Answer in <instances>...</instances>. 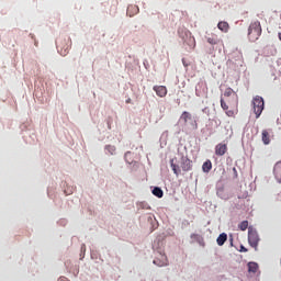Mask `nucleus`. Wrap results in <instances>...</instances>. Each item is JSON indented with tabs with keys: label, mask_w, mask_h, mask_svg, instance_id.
<instances>
[{
	"label": "nucleus",
	"mask_w": 281,
	"mask_h": 281,
	"mask_svg": "<svg viewBox=\"0 0 281 281\" xmlns=\"http://www.w3.org/2000/svg\"><path fill=\"white\" fill-rule=\"evenodd\" d=\"M262 34L260 21L251 22L248 29V38L250 43H256Z\"/></svg>",
	"instance_id": "f257e3e1"
},
{
	"label": "nucleus",
	"mask_w": 281,
	"mask_h": 281,
	"mask_svg": "<svg viewBox=\"0 0 281 281\" xmlns=\"http://www.w3.org/2000/svg\"><path fill=\"white\" fill-rule=\"evenodd\" d=\"M57 49L61 56H67L69 54V47H71V38L59 37L56 41Z\"/></svg>",
	"instance_id": "f03ea898"
},
{
	"label": "nucleus",
	"mask_w": 281,
	"mask_h": 281,
	"mask_svg": "<svg viewBox=\"0 0 281 281\" xmlns=\"http://www.w3.org/2000/svg\"><path fill=\"white\" fill-rule=\"evenodd\" d=\"M252 106H254V113L256 115V119L260 117L262 115V111H265V99L262 97H255L252 100Z\"/></svg>",
	"instance_id": "7ed1b4c3"
},
{
	"label": "nucleus",
	"mask_w": 281,
	"mask_h": 281,
	"mask_svg": "<svg viewBox=\"0 0 281 281\" xmlns=\"http://www.w3.org/2000/svg\"><path fill=\"white\" fill-rule=\"evenodd\" d=\"M179 35L184 41V43H187V45L191 47V49H194L196 47V41L194 40V36H192V33L190 31L184 30L182 31V33L181 31H179Z\"/></svg>",
	"instance_id": "20e7f679"
},
{
	"label": "nucleus",
	"mask_w": 281,
	"mask_h": 281,
	"mask_svg": "<svg viewBox=\"0 0 281 281\" xmlns=\"http://www.w3.org/2000/svg\"><path fill=\"white\" fill-rule=\"evenodd\" d=\"M248 243L256 251H258V243H260V236L258 232L254 229L248 231Z\"/></svg>",
	"instance_id": "39448f33"
},
{
	"label": "nucleus",
	"mask_w": 281,
	"mask_h": 281,
	"mask_svg": "<svg viewBox=\"0 0 281 281\" xmlns=\"http://www.w3.org/2000/svg\"><path fill=\"white\" fill-rule=\"evenodd\" d=\"M180 168L183 170V172H190V170H192V160L188 157H182Z\"/></svg>",
	"instance_id": "423d86ee"
},
{
	"label": "nucleus",
	"mask_w": 281,
	"mask_h": 281,
	"mask_svg": "<svg viewBox=\"0 0 281 281\" xmlns=\"http://www.w3.org/2000/svg\"><path fill=\"white\" fill-rule=\"evenodd\" d=\"M154 265L157 267H166L168 265V257L164 254H159V257L154 259Z\"/></svg>",
	"instance_id": "0eeeda50"
},
{
	"label": "nucleus",
	"mask_w": 281,
	"mask_h": 281,
	"mask_svg": "<svg viewBox=\"0 0 281 281\" xmlns=\"http://www.w3.org/2000/svg\"><path fill=\"white\" fill-rule=\"evenodd\" d=\"M153 90L156 92L158 98H166V95H168V89L166 86H154Z\"/></svg>",
	"instance_id": "6e6552de"
},
{
	"label": "nucleus",
	"mask_w": 281,
	"mask_h": 281,
	"mask_svg": "<svg viewBox=\"0 0 281 281\" xmlns=\"http://www.w3.org/2000/svg\"><path fill=\"white\" fill-rule=\"evenodd\" d=\"M227 153V144L220 143L215 146V155L217 157H223Z\"/></svg>",
	"instance_id": "1a4fd4ad"
},
{
	"label": "nucleus",
	"mask_w": 281,
	"mask_h": 281,
	"mask_svg": "<svg viewBox=\"0 0 281 281\" xmlns=\"http://www.w3.org/2000/svg\"><path fill=\"white\" fill-rule=\"evenodd\" d=\"M273 175L279 183H281V161H278L273 168Z\"/></svg>",
	"instance_id": "9d476101"
},
{
	"label": "nucleus",
	"mask_w": 281,
	"mask_h": 281,
	"mask_svg": "<svg viewBox=\"0 0 281 281\" xmlns=\"http://www.w3.org/2000/svg\"><path fill=\"white\" fill-rule=\"evenodd\" d=\"M261 139L263 142V144L266 146H269V144H271V138H270V135H269V131L268 130H263L262 133H261Z\"/></svg>",
	"instance_id": "9b49d317"
},
{
	"label": "nucleus",
	"mask_w": 281,
	"mask_h": 281,
	"mask_svg": "<svg viewBox=\"0 0 281 281\" xmlns=\"http://www.w3.org/2000/svg\"><path fill=\"white\" fill-rule=\"evenodd\" d=\"M139 13V7L135 5V4H131L127 7V14L130 16H135V14Z\"/></svg>",
	"instance_id": "f8f14e48"
},
{
	"label": "nucleus",
	"mask_w": 281,
	"mask_h": 281,
	"mask_svg": "<svg viewBox=\"0 0 281 281\" xmlns=\"http://www.w3.org/2000/svg\"><path fill=\"white\" fill-rule=\"evenodd\" d=\"M170 166H171V169H172V171H173V175H175L176 177H179V176L181 175V169L179 168V166H177V165L175 164V159H171V160H170Z\"/></svg>",
	"instance_id": "ddd939ff"
},
{
	"label": "nucleus",
	"mask_w": 281,
	"mask_h": 281,
	"mask_svg": "<svg viewBox=\"0 0 281 281\" xmlns=\"http://www.w3.org/2000/svg\"><path fill=\"white\" fill-rule=\"evenodd\" d=\"M227 241V234L222 233L218 237H217V245L220 247H223V245H225V243Z\"/></svg>",
	"instance_id": "4468645a"
},
{
	"label": "nucleus",
	"mask_w": 281,
	"mask_h": 281,
	"mask_svg": "<svg viewBox=\"0 0 281 281\" xmlns=\"http://www.w3.org/2000/svg\"><path fill=\"white\" fill-rule=\"evenodd\" d=\"M217 27H218V30H221V32H228L229 31V23L218 22Z\"/></svg>",
	"instance_id": "2eb2a0df"
},
{
	"label": "nucleus",
	"mask_w": 281,
	"mask_h": 281,
	"mask_svg": "<svg viewBox=\"0 0 281 281\" xmlns=\"http://www.w3.org/2000/svg\"><path fill=\"white\" fill-rule=\"evenodd\" d=\"M151 192L154 196H157L158 199H161L164 196V190H161V188L159 187H155Z\"/></svg>",
	"instance_id": "dca6fc26"
},
{
	"label": "nucleus",
	"mask_w": 281,
	"mask_h": 281,
	"mask_svg": "<svg viewBox=\"0 0 281 281\" xmlns=\"http://www.w3.org/2000/svg\"><path fill=\"white\" fill-rule=\"evenodd\" d=\"M202 170L203 172H210L212 170V161L206 160L203 165H202Z\"/></svg>",
	"instance_id": "f3484780"
},
{
	"label": "nucleus",
	"mask_w": 281,
	"mask_h": 281,
	"mask_svg": "<svg viewBox=\"0 0 281 281\" xmlns=\"http://www.w3.org/2000/svg\"><path fill=\"white\" fill-rule=\"evenodd\" d=\"M248 271H249V273H256V271H258V263L249 262L248 263Z\"/></svg>",
	"instance_id": "a211bd4d"
},
{
	"label": "nucleus",
	"mask_w": 281,
	"mask_h": 281,
	"mask_svg": "<svg viewBox=\"0 0 281 281\" xmlns=\"http://www.w3.org/2000/svg\"><path fill=\"white\" fill-rule=\"evenodd\" d=\"M181 120H183L184 124H188L189 120H192V114L190 112H183L181 115Z\"/></svg>",
	"instance_id": "6ab92c4d"
},
{
	"label": "nucleus",
	"mask_w": 281,
	"mask_h": 281,
	"mask_svg": "<svg viewBox=\"0 0 281 281\" xmlns=\"http://www.w3.org/2000/svg\"><path fill=\"white\" fill-rule=\"evenodd\" d=\"M232 95H236V92H234V89L232 88H226L225 91H224V97L225 98H229Z\"/></svg>",
	"instance_id": "aec40b11"
},
{
	"label": "nucleus",
	"mask_w": 281,
	"mask_h": 281,
	"mask_svg": "<svg viewBox=\"0 0 281 281\" xmlns=\"http://www.w3.org/2000/svg\"><path fill=\"white\" fill-rule=\"evenodd\" d=\"M137 209L138 210H150V205H148L146 202H138Z\"/></svg>",
	"instance_id": "412c9836"
},
{
	"label": "nucleus",
	"mask_w": 281,
	"mask_h": 281,
	"mask_svg": "<svg viewBox=\"0 0 281 281\" xmlns=\"http://www.w3.org/2000/svg\"><path fill=\"white\" fill-rule=\"evenodd\" d=\"M239 229L241 232H245L247 229V227H249V222L248 221H243L239 225H238Z\"/></svg>",
	"instance_id": "4be33fe9"
},
{
	"label": "nucleus",
	"mask_w": 281,
	"mask_h": 281,
	"mask_svg": "<svg viewBox=\"0 0 281 281\" xmlns=\"http://www.w3.org/2000/svg\"><path fill=\"white\" fill-rule=\"evenodd\" d=\"M105 149L108 150V153H110V155H115V146L108 145L105 146Z\"/></svg>",
	"instance_id": "5701e85b"
},
{
	"label": "nucleus",
	"mask_w": 281,
	"mask_h": 281,
	"mask_svg": "<svg viewBox=\"0 0 281 281\" xmlns=\"http://www.w3.org/2000/svg\"><path fill=\"white\" fill-rule=\"evenodd\" d=\"M221 106L223 109V111H227L229 109V106L227 105V103H225V100L221 99Z\"/></svg>",
	"instance_id": "b1692460"
},
{
	"label": "nucleus",
	"mask_w": 281,
	"mask_h": 281,
	"mask_svg": "<svg viewBox=\"0 0 281 281\" xmlns=\"http://www.w3.org/2000/svg\"><path fill=\"white\" fill-rule=\"evenodd\" d=\"M226 115H227V117H235L236 112H234L233 110H226Z\"/></svg>",
	"instance_id": "393cba45"
},
{
	"label": "nucleus",
	"mask_w": 281,
	"mask_h": 281,
	"mask_svg": "<svg viewBox=\"0 0 281 281\" xmlns=\"http://www.w3.org/2000/svg\"><path fill=\"white\" fill-rule=\"evenodd\" d=\"M207 43H209L210 45H216V43H218V42H217L216 38H214V37H207Z\"/></svg>",
	"instance_id": "a878e982"
},
{
	"label": "nucleus",
	"mask_w": 281,
	"mask_h": 281,
	"mask_svg": "<svg viewBox=\"0 0 281 281\" xmlns=\"http://www.w3.org/2000/svg\"><path fill=\"white\" fill-rule=\"evenodd\" d=\"M240 251H247V248H245L244 246H241Z\"/></svg>",
	"instance_id": "bb28decb"
},
{
	"label": "nucleus",
	"mask_w": 281,
	"mask_h": 281,
	"mask_svg": "<svg viewBox=\"0 0 281 281\" xmlns=\"http://www.w3.org/2000/svg\"><path fill=\"white\" fill-rule=\"evenodd\" d=\"M241 199H247V193H245V194L241 196Z\"/></svg>",
	"instance_id": "cd10ccee"
},
{
	"label": "nucleus",
	"mask_w": 281,
	"mask_h": 281,
	"mask_svg": "<svg viewBox=\"0 0 281 281\" xmlns=\"http://www.w3.org/2000/svg\"><path fill=\"white\" fill-rule=\"evenodd\" d=\"M279 40L281 41V33H279Z\"/></svg>",
	"instance_id": "c85d7f7f"
},
{
	"label": "nucleus",
	"mask_w": 281,
	"mask_h": 281,
	"mask_svg": "<svg viewBox=\"0 0 281 281\" xmlns=\"http://www.w3.org/2000/svg\"><path fill=\"white\" fill-rule=\"evenodd\" d=\"M239 58H243V55H241V54H239Z\"/></svg>",
	"instance_id": "c756f323"
},
{
	"label": "nucleus",
	"mask_w": 281,
	"mask_h": 281,
	"mask_svg": "<svg viewBox=\"0 0 281 281\" xmlns=\"http://www.w3.org/2000/svg\"><path fill=\"white\" fill-rule=\"evenodd\" d=\"M194 124H195V128H196V121H194Z\"/></svg>",
	"instance_id": "7c9ffc66"
},
{
	"label": "nucleus",
	"mask_w": 281,
	"mask_h": 281,
	"mask_svg": "<svg viewBox=\"0 0 281 281\" xmlns=\"http://www.w3.org/2000/svg\"><path fill=\"white\" fill-rule=\"evenodd\" d=\"M81 249H85V245H82Z\"/></svg>",
	"instance_id": "2f4dec72"
},
{
	"label": "nucleus",
	"mask_w": 281,
	"mask_h": 281,
	"mask_svg": "<svg viewBox=\"0 0 281 281\" xmlns=\"http://www.w3.org/2000/svg\"><path fill=\"white\" fill-rule=\"evenodd\" d=\"M126 102H131V99H130V100H127Z\"/></svg>",
	"instance_id": "473e14b6"
}]
</instances>
